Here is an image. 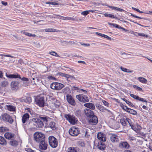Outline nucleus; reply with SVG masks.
Returning a JSON list of instances; mask_svg holds the SVG:
<instances>
[{
  "label": "nucleus",
  "instance_id": "f03ea898",
  "mask_svg": "<svg viewBox=\"0 0 152 152\" xmlns=\"http://www.w3.org/2000/svg\"><path fill=\"white\" fill-rule=\"evenodd\" d=\"M34 99L35 104L40 107L44 106L45 102L44 97L37 96H34Z\"/></svg>",
  "mask_w": 152,
  "mask_h": 152
},
{
  "label": "nucleus",
  "instance_id": "4c0bfd02",
  "mask_svg": "<svg viewBox=\"0 0 152 152\" xmlns=\"http://www.w3.org/2000/svg\"><path fill=\"white\" fill-rule=\"evenodd\" d=\"M23 33L24 34L29 37H34L36 36V35L34 34H32L26 31H24Z\"/></svg>",
  "mask_w": 152,
  "mask_h": 152
},
{
  "label": "nucleus",
  "instance_id": "2eb2a0df",
  "mask_svg": "<svg viewBox=\"0 0 152 152\" xmlns=\"http://www.w3.org/2000/svg\"><path fill=\"white\" fill-rule=\"evenodd\" d=\"M97 136L98 139L100 141L105 142L106 140V137L104 134L103 133L99 132L97 135Z\"/></svg>",
  "mask_w": 152,
  "mask_h": 152
},
{
  "label": "nucleus",
  "instance_id": "473e14b6",
  "mask_svg": "<svg viewBox=\"0 0 152 152\" xmlns=\"http://www.w3.org/2000/svg\"><path fill=\"white\" fill-rule=\"evenodd\" d=\"M133 98L141 102H147V101L146 100L144 99L143 98L140 97L139 96L136 95H134Z\"/></svg>",
  "mask_w": 152,
  "mask_h": 152
},
{
  "label": "nucleus",
  "instance_id": "8fccbe9b",
  "mask_svg": "<svg viewBox=\"0 0 152 152\" xmlns=\"http://www.w3.org/2000/svg\"><path fill=\"white\" fill-rule=\"evenodd\" d=\"M88 14H89V12H88V10H86L85 11H84L81 13V15H84V16H86V15H87Z\"/></svg>",
  "mask_w": 152,
  "mask_h": 152
},
{
  "label": "nucleus",
  "instance_id": "338daca9",
  "mask_svg": "<svg viewBox=\"0 0 152 152\" xmlns=\"http://www.w3.org/2000/svg\"><path fill=\"white\" fill-rule=\"evenodd\" d=\"M1 4L4 6H6L7 5V2L4 1H2L1 2Z\"/></svg>",
  "mask_w": 152,
  "mask_h": 152
},
{
  "label": "nucleus",
  "instance_id": "ea45409f",
  "mask_svg": "<svg viewBox=\"0 0 152 152\" xmlns=\"http://www.w3.org/2000/svg\"><path fill=\"white\" fill-rule=\"evenodd\" d=\"M120 69L123 71L126 72H132V71L129 69H127L126 68L123 67L122 66L121 67Z\"/></svg>",
  "mask_w": 152,
  "mask_h": 152
},
{
  "label": "nucleus",
  "instance_id": "a18cd8bd",
  "mask_svg": "<svg viewBox=\"0 0 152 152\" xmlns=\"http://www.w3.org/2000/svg\"><path fill=\"white\" fill-rule=\"evenodd\" d=\"M63 76L64 77H65L67 79L69 78H71L72 79V78H74L73 76H71L70 75H68V74H64Z\"/></svg>",
  "mask_w": 152,
  "mask_h": 152
},
{
  "label": "nucleus",
  "instance_id": "39448f33",
  "mask_svg": "<svg viewBox=\"0 0 152 152\" xmlns=\"http://www.w3.org/2000/svg\"><path fill=\"white\" fill-rule=\"evenodd\" d=\"M0 118L4 121L11 124H12L13 121L12 117L7 113L2 114Z\"/></svg>",
  "mask_w": 152,
  "mask_h": 152
},
{
  "label": "nucleus",
  "instance_id": "bf43d9fd",
  "mask_svg": "<svg viewBox=\"0 0 152 152\" xmlns=\"http://www.w3.org/2000/svg\"><path fill=\"white\" fill-rule=\"evenodd\" d=\"M96 34L99 36L102 37H104V36L105 35L104 34H102L99 33V32H96Z\"/></svg>",
  "mask_w": 152,
  "mask_h": 152
},
{
  "label": "nucleus",
  "instance_id": "bb28decb",
  "mask_svg": "<svg viewBox=\"0 0 152 152\" xmlns=\"http://www.w3.org/2000/svg\"><path fill=\"white\" fill-rule=\"evenodd\" d=\"M48 127L50 128L53 130H56L57 128L56 124L53 121H51L49 123Z\"/></svg>",
  "mask_w": 152,
  "mask_h": 152
},
{
  "label": "nucleus",
  "instance_id": "de8ad7c7",
  "mask_svg": "<svg viewBox=\"0 0 152 152\" xmlns=\"http://www.w3.org/2000/svg\"><path fill=\"white\" fill-rule=\"evenodd\" d=\"M45 31L46 32H53L54 28H46L45 29Z\"/></svg>",
  "mask_w": 152,
  "mask_h": 152
},
{
  "label": "nucleus",
  "instance_id": "5fc2aeb1",
  "mask_svg": "<svg viewBox=\"0 0 152 152\" xmlns=\"http://www.w3.org/2000/svg\"><path fill=\"white\" fill-rule=\"evenodd\" d=\"M129 139L131 141H135L136 140V138L133 136H129Z\"/></svg>",
  "mask_w": 152,
  "mask_h": 152
},
{
  "label": "nucleus",
  "instance_id": "e433bc0d",
  "mask_svg": "<svg viewBox=\"0 0 152 152\" xmlns=\"http://www.w3.org/2000/svg\"><path fill=\"white\" fill-rule=\"evenodd\" d=\"M127 112H128L134 115H135L137 114V112L135 110L130 108L128 109Z\"/></svg>",
  "mask_w": 152,
  "mask_h": 152
},
{
  "label": "nucleus",
  "instance_id": "2f4dec72",
  "mask_svg": "<svg viewBox=\"0 0 152 152\" xmlns=\"http://www.w3.org/2000/svg\"><path fill=\"white\" fill-rule=\"evenodd\" d=\"M39 118L41 120H42L45 123H47L50 119V118L49 117L45 116H40Z\"/></svg>",
  "mask_w": 152,
  "mask_h": 152
},
{
  "label": "nucleus",
  "instance_id": "dca6fc26",
  "mask_svg": "<svg viewBox=\"0 0 152 152\" xmlns=\"http://www.w3.org/2000/svg\"><path fill=\"white\" fill-rule=\"evenodd\" d=\"M119 146L120 148L128 149L130 147V145L127 142L121 141L119 144Z\"/></svg>",
  "mask_w": 152,
  "mask_h": 152
},
{
  "label": "nucleus",
  "instance_id": "4d7b16f0",
  "mask_svg": "<svg viewBox=\"0 0 152 152\" xmlns=\"http://www.w3.org/2000/svg\"><path fill=\"white\" fill-rule=\"evenodd\" d=\"M131 15L134 18H139V19H142L143 18H141L140 17L138 16L137 15H135L132 14V13H131Z\"/></svg>",
  "mask_w": 152,
  "mask_h": 152
},
{
  "label": "nucleus",
  "instance_id": "7ed1b4c3",
  "mask_svg": "<svg viewBox=\"0 0 152 152\" xmlns=\"http://www.w3.org/2000/svg\"><path fill=\"white\" fill-rule=\"evenodd\" d=\"M64 117L72 125L75 124L78 121L77 119L74 115L66 114L65 115Z\"/></svg>",
  "mask_w": 152,
  "mask_h": 152
},
{
  "label": "nucleus",
  "instance_id": "6ab92c4d",
  "mask_svg": "<svg viewBox=\"0 0 152 152\" xmlns=\"http://www.w3.org/2000/svg\"><path fill=\"white\" fill-rule=\"evenodd\" d=\"M4 136L8 140L15 138V134L12 133L6 132L4 134Z\"/></svg>",
  "mask_w": 152,
  "mask_h": 152
},
{
  "label": "nucleus",
  "instance_id": "774afa93",
  "mask_svg": "<svg viewBox=\"0 0 152 152\" xmlns=\"http://www.w3.org/2000/svg\"><path fill=\"white\" fill-rule=\"evenodd\" d=\"M116 10L118 11L119 12H124L125 11L123 10V9L117 7V9H116Z\"/></svg>",
  "mask_w": 152,
  "mask_h": 152
},
{
  "label": "nucleus",
  "instance_id": "13d9d810",
  "mask_svg": "<svg viewBox=\"0 0 152 152\" xmlns=\"http://www.w3.org/2000/svg\"><path fill=\"white\" fill-rule=\"evenodd\" d=\"M60 105L59 102H56L54 104V105L56 108H58L59 107Z\"/></svg>",
  "mask_w": 152,
  "mask_h": 152
},
{
  "label": "nucleus",
  "instance_id": "09e8293b",
  "mask_svg": "<svg viewBox=\"0 0 152 152\" xmlns=\"http://www.w3.org/2000/svg\"><path fill=\"white\" fill-rule=\"evenodd\" d=\"M19 78L21 79V80L23 81L27 82L28 81V78H26L25 77H23L22 78H21L20 77V78Z\"/></svg>",
  "mask_w": 152,
  "mask_h": 152
},
{
  "label": "nucleus",
  "instance_id": "6e6d98bb",
  "mask_svg": "<svg viewBox=\"0 0 152 152\" xmlns=\"http://www.w3.org/2000/svg\"><path fill=\"white\" fill-rule=\"evenodd\" d=\"M0 56H5V57H10L12 58H13V56H12L10 55H4L2 54H0Z\"/></svg>",
  "mask_w": 152,
  "mask_h": 152
},
{
  "label": "nucleus",
  "instance_id": "c756f323",
  "mask_svg": "<svg viewBox=\"0 0 152 152\" xmlns=\"http://www.w3.org/2000/svg\"><path fill=\"white\" fill-rule=\"evenodd\" d=\"M128 118L125 117L121 119L120 120V123L123 126H125L127 122V119Z\"/></svg>",
  "mask_w": 152,
  "mask_h": 152
},
{
  "label": "nucleus",
  "instance_id": "1a4fd4ad",
  "mask_svg": "<svg viewBox=\"0 0 152 152\" xmlns=\"http://www.w3.org/2000/svg\"><path fill=\"white\" fill-rule=\"evenodd\" d=\"M76 98L81 102H86L89 101L88 97L86 96L83 94H79L76 95Z\"/></svg>",
  "mask_w": 152,
  "mask_h": 152
},
{
  "label": "nucleus",
  "instance_id": "423d86ee",
  "mask_svg": "<svg viewBox=\"0 0 152 152\" xmlns=\"http://www.w3.org/2000/svg\"><path fill=\"white\" fill-rule=\"evenodd\" d=\"M34 125L38 128H41L44 126V124L42 121L39 118H34L32 119Z\"/></svg>",
  "mask_w": 152,
  "mask_h": 152
},
{
  "label": "nucleus",
  "instance_id": "3c124183",
  "mask_svg": "<svg viewBox=\"0 0 152 152\" xmlns=\"http://www.w3.org/2000/svg\"><path fill=\"white\" fill-rule=\"evenodd\" d=\"M122 99L127 104H128L129 105V104H131V102L127 100V99H126L125 98H122Z\"/></svg>",
  "mask_w": 152,
  "mask_h": 152
},
{
  "label": "nucleus",
  "instance_id": "7c9ffc66",
  "mask_svg": "<svg viewBox=\"0 0 152 152\" xmlns=\"http://www.w3.org/2000/svg\"><path fill=\"white\" fill-rule=\"evenodd\" d=\"M0 144L3 145H6L7 144L6 140L1 136H0Z\"/></svg>",
  "mask_w": 152,
  "mask_h": 152
},
{
  "label": "nucleus",
  "instance_id": "0eeeda50",
  "mask_svg": "<svg viewBox=\"0 0 152 152\" xmlns=\"http://www.w3.org/2000/svg\"><path fill=\"white\" fill-rule=\"evenodd\" d=\"M64 87V85L61 83L58 82H53L50 85V88L53 89L61 90Z\"/></svg>",
  "mask_w": 152,
  "mask_h": 152
},
{
  "label": "nucleus",
  "instance_id": "cd10ccee",
  "mask_svg": "<svg viewBox=\"0 0 152 152\" xmlns=\"http://www.w3.org/2000/svg\"><path fill=\"white\" fill-rule=\"evenodd\" d=\"M23 100L24 102L27 104H29L32 101L31 98L29 96H25L23 99Z\"/></svg>",
  "mask_w": 152,
  "mask_h": 152
},
{
  "label": "nucleus",
  "instance_id": "680f3d73",
  "mask_svg": "<svg viewBox=\"0 0 152 152\" xmlns=\"http://www.w3.org/2000/svg\"><path fill=\"white\" fill-rule=\"evenodd\" d=\"M108 7L110 8H111L112 10H116V9H117V7L113 6H109Z\"/></svg>",
  "mask_w": 152,
  "mask_h": 152
},
{
  "label": "nucleus",
  "instance_id": "20e7f679",
  "mask_svg": "<svg viewBox=\"0 0 152 152\" xmlns=\"http://www.w3.org/2000/svg\"><path fill=\"white\" fill-rule=\"evenodd\" d=\"M50 146L53 148H56L58 145L57 139L53 136H49L48 138Z\"/></svg>",
  "mask_w": 152,
  "mask_h": 152
},
{
  "label": "nucleus",
  "instance_id": "e2e57ef3",
  "mask_svg": "<svg viewBox=\"0 0 152 152\" xmlns=\"http://www.w3.org/2000/svg\"><path fill=\"white\" fill-rule=\"evenodd\" d=\"M79 89V88L75 86H73L71 88V89L73 91L77 90H78Z\"/></svg>",
  "mask_w": 152,
  "mask_h": 152
},
{
  "label": "nucleus",
  "instance_id": "c03bdc74",
  "mask_svg": "<svg viewBox=\"0 0 152 152\" xmlns=\"http://www.w3.org/2000/svg\"><path fill=\"white\" fill-rule=\"evenodd\" d=\"M25 150L27 152H35V151L32 150L30 148L28 147H26L25 148Z\"/></svg>",
  "mask_w": 152,
  "mask_h": 152
},
{
  "label": "nucleus",
  "instance_id": "5701e85b",
  "mask_svg": "<svg viewBox=\"0 0 152 152\" xmlns=\"http://www.w3.org/2000/svg\"><path fill=\"white\" fill-rule=\"evenodd\" d=\"M29 118V115L27 113H25L22 116V121L23 124H25Z\"/></svg>",
  "mask_w": 152,
  "mask_h": 152
},
{
  "label": "nucleus",
  "instance_id": "f8f14e48",
  "mask_svg": "<svg viewBox=\"0 0 152 152\" xmlns=\"http://www.w3.org/2000/svg\"><path fill=\"white\" fill-rule=\"evenodd\" d=\"M66 97L67 101L69 104L72 106H75L76 105V103L71 95L68 94L66 95Z\"/></svg>",
  "mask_w": 152,
  "mask_h": 152
},
{
  "label": "nucleus",
  "instance_id": "f704fd0d",
  "mask_svg": "<svg viewBox=\"0 0 152 152\" xmlns=\"http://www.w3.org/2000/svg\"><path fill=\"white\" fill-rule=\"evenodd\" d=\"M7 108L8 110L10 111H14L15 110V107L12 105H7Z\"/></svg>",
  "mask_w": 152,
  "mask_h": 152
},
{
  "label": "nucleus",
  "instance_id": "aec40b11",
  "mask_svg": "<svg viewBox=\"0 0 152 152\" xmlns=\"http://www.w3.org/2000/svg\"><path fill=\"white\" fill-rule=\"evenodd\" d=\"M104 141H100L98 142L97 147L98 148L101 150H104L106 148V145Z\"/></svg>",
  "mask_w": 152,
  "mask_h": 152
},
{
  "label": "nucleus",
  "instance_id": "f257e3e1",
  "mask_svg": "<svg viewBox=\"0 0 152 152\" xmlns=\"http://www.w3.org/2000/svg\"><path fill=\"white\" fill-rule=\"evenodd\" d=\"M34 140L37 142H39L45 140V135L41 132H36L34 135Z\"/></svg>",
  "mask_w": 152,
  "mask_h": 152
},
{
  "label": "nucleus",
  "instance_id": "052dcab7",
  "mask_svg": "<svg viewBox=\"0 0 152 152\" xmlns=\"http://www.w3.org/2000/svg\"><path fill=\"white\" fill-rule=\"evenodd\" d=\"M50 54L52 55H53V56H56V55H57V53H56V52H53V51L50 52Z\"/></svg>",
  "mask_w": 152,
  "mask_h": 152
},
{
  "label": "nucleus",
  "instance_id": "9b49d317",
  "mask_svg": "<svg viewBox=\"0 0 152 152\" xmlns=\"http://www.w3.org/2000/svg\"><path fill=\"white\" fill-rule=\"evenodd\" d=\"M70 135L73 136H77L79 133L80 131L74 127H72L69 131Z\"/></svg>",
  "mask_w": 152,
  "mask_h": 152
},
{
  "label": "nucleus",
  "instance_id": "49530a36",
  "mask_svg": "<svg viewBox=\"0 0 152 152\" xmlns=\"http://www.w3.org/2000/svg\"><path fill=\"white\" fill-rule=\"evenodd\" d=\"M102 102H103L104 105L106 107H109V103L107 102L105 100H102Z\"/></svg>",
  "mask_w": 152,
  "mask_h": 152
},
{
  "label": "nucleus",
  "instance_id": "9d476101",
  "mask_svg": "<svg viewBox=\"0 0 152 152\" xmlns=\"http://www.w3.org/2000/svg\"><path fill=\"white\" fill-rule=\"evenodd\" d=\"M39 151L41 152H48L47 151H45L47 148L48 144L47 142H45V140L39 142Z\"/></svg>",
  "mask_w": 152,
  "mask_h": 152
},
{
  "label": "nucleus",
  "instance_id": "b1692460",
  "mask_svg": "<svg viewBox=\"0 0 152 152\" xmlns=\"http://www.w3.org/2000/svg\"><path fill=\"white\" fill-rule=\"evenodd\" d=\"M79 149L78 148L71 147L67 149L68 152H79Z\"/></svg>",
  "mask_w": 152,
  "mask_h": 152
},
{
  "label": "nucleus",
  "instance_id": "79ce46f5",
  "mask_svg": "<svg viewBox=\"0 0 152 152\" xmlns=\"http://www.w3.org/2000/svg\"><path fill=\"white\" fill-rule=\"evenodd\" d=\"M81 112L80 110H77L76 111L75 114L77 117H79L81 115Z\"/></svg>",
  "mask_w": 152,
  "mask_h": 152
},
{
  "label": "nucleus",
  "instance_id": "6e6552de",
  "mask_svg": "<svg viewBox=\"0 0 152 152\" xmlns=\"http://www.w3.org/2000/svg\"><path fill=\"white\" fill-rule=\"evenodd\" d=\"M88 121V124L90 125H95L98 123V119L96 116L93 114L89 117Z\"/></svg>",
  "mask_w": 152,
  "mask_h": 152
},
{
  "label": "nucleus",
  "instance_id": "a19ab883",
  "mask_svg": "<svg viewBox=\"0 0 152 152\" xmlns=\"http://www.w3.org/2000/svg\"><path fill=\"white\" fill-rule=\"evenodd\" d=\"M133 87L135 89L139 91H143L142 88L136 85L133 86Z\"/></svg>",
  "mask_w": 152,
  "mask_h": 152
},
{
  "label": "nucleus",
  "instance_id": "69168bd1",
  "mask_svg": "<svg viewBox=\"0 0 152 152\" xmlns=\"http://www.w3.org/2000/svg\"><path fill=\"white\" fill-rule=\"evenodd\" d=\"M106 111H107V112H108L109 113V114L111 116H112V115H113V113L110 110L107 109Z\"/></svg>",
  "mask_w": 152,
  "mask_h": 152
},
{
  "label": "nucleus",
  "instance_id": "c85d7f7f",
  "mask_svg": "<svg viewBox=\"0 0 152 152\" xmlns=\"http://www.w3.org/2000/svg\"><path fill=\"white\" fill-rule=\"evenodd\" d=\"M9 144L12 146L16 147L18 145V142L16 140L12 139L10 141Z\"/></svg>",
  "mask_w": 152,
  "mask_h": 152
},
{
  "label": "nucleus",
  "instance_id": "603ef678",
  "mask_svg": "<svg viewBox=\"0 0 152 152\" xmlns=\"http://www.w3.org/2000/svg\"><path fill=\"white\" fill-rule=\"evenodd\" d=\"M132 9L133 10H135L139 13H143V12L142 11L138 9H137V8H134V7H132Z\"/></svg>",
  "mask_w": 152,
  "mask_h": 152
},
{
  "label": "nucleus",
  "instance_id": "37998d69",
  "mask_svg": "<svg viewBox=\"0 0 152 152\" xmlns=\"http://www.w3.org/2000/svg\"><path fill=\"white\" fill-rule=\"evenodd\" d=\"M8 82L7 81H4L1 82V86L2 87H5L8 85Z\"/></svg>",
  "mask_w": 152,
  "mask_h": 152
},
{
  "label": "nucleus",
  "instance_id": "58836bf2",
  "mask_svg": "<svg viewBox=\"0 0 152 152\" xmlns=\"http://www.w3.org/2000/svg\"><path fill=\"white\" fill-rule=\"evenodd\" d=\"M104 16L105 17H109L113 18H116L117 17H115L114 15L110 14L104 13Z\"/></svg>",
  "mask_w": 152,
  "mask_h": 152
},
{
  "label": "nucleus",
  "instance_id": "4be33fe9",
  "mask_svg": "<svg viewBox=\"0 0 152 152\" xmlns=\"http://www.w3.org/2000/svg\"><path fill=\"white\" fill-rule=\"evenodd\" d=\"M84 106L88 108L89 109L94 110L95 108L94 104L91 103H85L84 105Z\"/></svg>",
  "mask_w": 152,
  "mask_h": 152
},
{
  "label": "nucleus",
  "instance_id": "a211bd4d",
  "mask_svg": "<svg viewBox=\"0 0 152 152\" xmlns=\"http://www.w3.org/2000/svg\"><path fill=\"white\" fill-rule=\"evenodd\" d=\"M11 87L12 90H17L18 88V82L14 81L11 82Z\"/></svg>",
  "mask_w": 152,
  "mask_h": 152
},
{
  "label": "nucleus",
  "instance_id": "72a5a7b5",
  "mask_svg": "<svg viewBox=\"0 0 152 152\" xmlns=\"http://www.w3.org/2000/svg\"><path fill=\"white\" fill-rule=\"evenodd\" d=\"M137 80L143 83H146L147 82V80L145 78L142 77H138L137 78Z\"/></svg>",
  "mask_w": 152,
  "mask_h": 152
},
{
  "label": "nucleus",
  "instance_id": "f3484780",
  "mask_svg": "<svg viewBox=\"0 0 152 152\" xmlns=\"http://www.w3.org/2000/svg\"><path fill=\"white\" fill-rule=\"evenodd\" d=\"M6 76L8 78L10 79L20 78V75L17 73L15 74H11L7 73Z\"/></svg>",
  "mask_w": 152,
  "mask_h": 152
},
{
  "label": "nucleus",
  "instance_id": "864d4df0",
  "mask_svg": "<svg viewBox=\"0 0 152 152\" xmlns=\"http://www.w3.org/2000/svg\"><path fill=\"white\" fill-rule=\"evenodd\" d=\"M138 34L140 36H142L145 37H147L148 36V35L145 34L144 33H138Z\"/></svg>",
  "mask_w": 152,
  "mask_h": 152
},
{
  "label": "nucleus",
  "instance_id": "412c9836",
  "mask_svg": "<svg viewBox=\"0 0 152 152\" xmlns=\"http://www.w3.org/2000/svg\"><path fill=\"white\" fill-rule=\"evenodd\" d=\"M56 16L61 17V18H60L64 20H71L73 21H76L77 20V18L76 17H75V18H74L73 17H64L61 16L59 15H56Z\"/></svg>",
  "mask_w": 152,
  "mask_h": 152
},
{
  "label": "nucleus",
  "instance_id": "ddd939ff",
  "mask_svg": "<svg viewBox=\"0 0 152 152\" xmlns=\"http://www.w3.org/2000/svg\"><path fill=\"white\" fill-rule=\"evenodd\" d=\"M127 122L131 126V128L134 131H135L136 130L139 129V127H140V126L139 125L137 124V128L136 126L133 123V121L128 118L127 119Z\"/></svg>",
  "mask_w": 152,
  "mask_h": 152
},
{
  "label": "nucleus",
  "instance_id": "a878e982",
  "mask_svg": "<svg viewBox=\"0 0 152 152\" xmlns=\"http://www.w3.org/2000/svg\"><path fill=\"white\" fill-rule=\"evenodd\" d=\"M96 107L100 111L102 112H106L107 109L105 108L103 106L98 104H96Z\"/></svg>",
  "mask_w": 152,
  "mask_h": 152
},
{
  "label": "nucleus",
  "instance_id": "4468645a",
  "mask_svg": "<svg viewBox=\"0 0 152 152\" xmlns=\"http://www.w3.org/2000/svg\"><path fill=\"white\" fill-rule=\"evenodd\" d=\"M110 140L113 142H117L119 141V138L116 134H110Z\"/></svg>",
  "mask_w": 152,
  "mask_h": 152
},
{
  "label": "nucleus",
  "instance_id": "393cba45",
  "mask_svg": "<svg viewBox=\"0 0 152 152\" xmlns=\"http://www.w3.org/2000/svg\"><path fill=\"white\" fill-rule=\"evenodd\" d=\"M85 115L87 117H90L94 114L93 112L89 109L86 108L84 110Z\"/></svg>",
  "mask_w": 152,
  "mask_h": 152
},
{
  "label": "nucleus",
  "instance_id": "c9c22d12",
  "mask_svg": "<svg viewBox=\"0 0 152 152\" xmlns=\"http://www.w3.org/2000/svg\"><path fill=\"white\" fill-rule=\"evenodd\" d=\"M9 129L6 127H0V132L4 133L6 131H8Z\"/></svg>",
  "mask_w": 152,
  "mask_h": 152
},
{
  "label": "nucleus",
  "instance_id": "0e129e2a",
  "mask_svg": "<svg viewBox=\"0 0 152 152\" xmlns=\"http://www.w3.org/2000/svg\"><path fill=\"white\" fill-rule=\"evenodd\" d=\"M85 136L86 137H88L90 136L89 134L87 131H86Z\"/></svg>",
  "mask_w": 152,
  "mask_h": 152
}]
</instances>
